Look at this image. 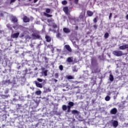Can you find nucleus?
<instances>
[{"instance_id": "1", "label": "nucleus", "mask_w": 128, "mask_h": 128, "mask_svg": "<svg viewBox=\"0 0 128 128\" xmlns=\"http://www.w3.org/2000/svg\"><path fill=\"white\" fill-rule=\"evenodd\" d=\"M112 54H114V56H124V53L122 52V51L120 50L114 51Z\"/></svg>"}, {"instance_id": "2", "label": "nucleus", "mask_w": 128, "mask_h": 128, "mask_svg": "<svg viewBox=\"0 0 128 128\" xmlns=\"http://www.w3.org/2000/svg\"><path fill=\"white\" fill-rule=\"evenodd\" d=\"M74 106V103L72 102H70L68 103L67 112H70V108H72V107Z\"/></svg>"}, {"instance_id": "3", "label": "nucleus", "mask_w": 128, "mask_h": 128, "mask_svg": "<svg viewBox=\"0 0 128 128\" xmlns=\"http://www.w3.org/2000/svg\"><path fill=\"white\" fill-rule=\"evenodd\" d=\"M18 36H20V32L11 34L10 38H18Z\"/></svg>"}, {"instance_id": "4", "label": "nucleus", "mask_w": 128, "mask_h": 128, "mask_svg": "<svg viewBox=\"0 0 128 128\" xmlns=\"http://www.w3.org/2000/svg\"><path fill=\"white\" fill-rule=\"evenodd\" d=\"M86 16V12L85 11H82L80 14L79 16V18L80 20H84Z\"/></svg>"}, {"instance_id": "5", "label": "nucleus", "mask_w": 128, "mask_h": 128, "mask_svg": "<svg viewBox=\"0 0 128 128\" xmlns=\"http://www.w3.org/2000/svg\"><path fill=\"white\" fill-rule=\"evenodd\" d=\"M116 112H118L116 108H113L110 111V114H116Z\"/></svg>"}, {"instance_id": "6", "label": "nucleus", "mask_w": 128, "mask_h": 128, "mask_svg": "<svg viewBox=\"0 0 128 128\" xmlns=\"http://www.w3.org/2000/svg\"><path fill=\"white\" fill-rule=\"evenodd\" d=\"M22 20L24 22H30V18H28L26 16H24Z\"/></svg>"}, {"instance_id": "7", "label": "nucleus", "mask_w": 128, "mask_h": 128, "mask_svg": "<svg viewBox=\"0 0 128 128\" xmlns=\"http://www.w3.org/2000/svg\"><path fill=\"white\" fill-rule=\"evenodd\" d=\"M32 36L34 38V40H38L40 38V36L36 34H32Z\"/></svg>"}, {"instance_id": "8", "label": "nucleus", "mask_w": 128, "mask_h": 128, "mask_svg": "<svg viewBox=\"0 0 128 128\" xmlns=\"http://www.w3.org/2000/svg\"><path fill=\"white\" fill-rule=\"evenodd\" d=\"M45 38L47 42H50L52 41V38H50V36L48 35H46L45 36Z\"/></svg>"}, {"instance_id": "9", "label": "nucleus", "mask_w": 128, "mask_h": 128, "mask_svg": "<svg viewBox=\"0 0 128 128\" xmlns=\"http://www.w3.org/2000/svg\"><path fill=\"white\" fill-rule=\"evenodd\" d=\"M63 10L66 14H68V7L65 6L63 8Z\"/></svg>"}, {"instance_id": "10", "label": "nucleus", "mask_w": 128, "mask_h": 128, "mask_svg": "<svg viewBox=\"0 0 128 128\" xmlns=\"http://www.w3.org/2000/svg\"><path fill=\"white\" fill-rule=\"evenodd\" d=\"M64 48L68 50V52H72V48H70V46L68 44H66L64 46Z\"/></svg>"}, {"instance_id": "11", "label": "nucleus", "mask_w": 128, "mask_h": 128, "mask_svg": "<svg viewBox=\"0 0 128 128\" xmlns=\"http://www.w3.org/2000/svg\"><path fill=\"white\" fill-rule=\"evenodd\" d=\"M35 84L36 86H37V88H42V84L38 82H37L36 81H35Z\"/></svg>"}, {"instance_id": "12", "label": "nucleus", "mask_w": 128, "mask_h": 128, "mask_svg": "<svg viewBox=\"0 0 128 128\" xmlns=\"http://www.w3.org/2000/svg\"><path fill=\"white\" fill-rule=\"evenodd\" d=\"M86 14L88 16H94V12L88 10H87Z\"/></svg>"}, {"instance_id": "13", "label": "nucleus", "mask_w": 128, "mask_h": 128, "mask_svg": "<svg viewBox=\"0 0 128 128\" xmlns=\"http://www.w3.org/2000/svg\"><path fill=\"white\" fill-rule=\"evenodd\" d=\"M120 50H126V48H128V44H126V45H123L122 46H120L119 47Z\"/></svg>"}, {"instance_id": "14", "label": "nucleus", "mask_w": 128, "mask_h": 128, "mask_svg": "<svg viewBox=\"0 0 128 128\" xmlns=\"http://www.w3.org/2000/svg\"><path fill=\"white\" fill-rule=\"evenodd\" d=\"M63 32H65V34H69V32H70V30L66 28H63Z\"/></svg>"}, {"instance_id": "15", "label": "nucleus", "mask_w": 128, "mask_h": 128, "mask_svg": "<svg viewBox=\"0 0 128 128\" xmlns=\"http://www.w3.org/2000/svg\"><path fill=\"white\" fill-rule=\"evenodd\" d=\"M91 64L92 66H96V64H98V63L96 62V60L92 59L91 61Z\"/></svg>"}, {"instance_id": "16", "label": "nucleus", "mask_w": 128, "mask_h": 128, "mask_svg": "<svg viewBox=\"0 0 128 128\" xmlns=\"http://www.w3.org/2000/svg\"><path fill=\"white\" fill-rule=\"evenodd\" d=\"M112 124H113V126H114V128H116V126H118V122L114 120V122H112Z\"/></svg>"}, {"instance_id": "17", "label": "nucleus", "mask_w": 128, "mask_h": 128, "mask_svg": "<svg viewBox=\"0 0 128 128\" xmlns=\"http://www.w3.org/2000/svg\"><path fill=\"white\" fill-rule=\"evenodd\" d=\"M4 108H6V106L4 104H2L1 105H0V112H4Z\"/></svg>"}, {"instance_id": "18", "label": "nucleus", "mask_w": 128, "mask_h": 128, "mask_svg": "<svg viewBox=\"0 0 128 128\" xmlns=\"http://www.w3.org/2000/svg\"><path fill=\"white\" fill-rule=\"evenodd\" d=\"M66 78L67 80H74V76H72L70 75L66 76Z\"/></svg>"}, {"instance_id": "19", "label": "nucleus", "mask_w": 128, "mask_h": 128, "mask_svg": "<svg viewBox=\"0 0 128 128\" xmlns=\"http://www.w3.org/2000/svg\"><path fill=\"white\" fill-rule=\"evenodd\" d=\"M3 83L4 84H12V82H10V80H6L3 82Z\"/></svg>"}, {"instance_id": "20", "label": "nucleus", "mask_w": 128, "mask_h": 128, "mask_svg": "<svg viewBox=\"0 0 128 128\" xmlns=\"http://www.w3.org/2000/svg\"><path fill=\"white\" fill-rule=\"evenodd\" d=\"M44 14L45 16H46L47 18H52V14H48V13H46V12H44Z\"/></svg>"}, {"instance_id": "21", "label": "nucleus", "mask_w": 128, "mask_h": 128, "mask_svg": "<svg viewBox=\"0 0 128 128\" xmlns=\"http://www.w3.org/2000/svg\"><path fill=\"white\" fill-rule=\"evenodd\" d=\"M109 78H110V82H114V76L112 74H110Z\"/></svg>"}, {"instance_id": "22", "label": "nucleus", "mask_w": 128, "mask_h": 128, "mask_svg": "<svg viewBox=\"0 0 128 128\" xmlns=\"http://www.w3.org/2000/svg\"><path fill=\"white\" fill-rule=\"evenodd\" d=\"M72 114H78L79 112L77 110H72Z\"/></svg>"}, {"instance_id": "23", "label": "nucleus", "mask_w": 128, "mask_h": 128, "mask_svg": "<svg viewBox=\"0 0 128 128\" xmlns=\"http://www.w3.org/2000/svg\"><path fill=\"white\" fill-rule=\"evenodd\" d=\"M12 22H18V18L14 16L12 18Z\"/></svg>"}, {"instance_id": "24", "label": "nucleus", "mask_w": 128, "mask_h": 128, "mask_svg": "<svg viewBox=\"0 0 128 128\" xmlns=\"http://www.w3.org/2000/svg\"><path fill=\"white\" fill-rule=\"evenodd\" d=\"M109 36H110V34H108V32H106L104 34V38L106 39L108 38Z\"/></svg>"}, {"instance_id": "25", "label": "nucleus", "mask_w": 128, "mask_h": 128, "mask_svg": "<svg viewBox=\"0 0 128 128\" xmlns=\"http://www.w3.org/2000/svg\"><path fill=\"white\" fill-rule=\"evenodd\" d=\"M67 62H74V60H72V58L68 57L67 58Z\"/></svg>"}, {"instance_id": "26", "label": "nucleus", "mask_w": 128, "mask_h": 128, "mask_svg": "<svg viewBox=\"0 0 128 128\" xmlns=\"http://www.w3.org/2000/svg\"><path fill=\"white\" fill-rule=\"evenodd\" d=\"M62 110H64V111H66V110H68V106H66V105H63L62 106Z\"/></svg>"}, {"instance_id": "27", "label": "nucleus", "mask_w": 128, "mask_h": 128, "mask_svg": "<svg viewBox=\"0 0 128 128\" xmlns=\"http://www.w3.org/2000/svg\"><path fill=\"white\" fill-rule=\"evenodd\" d=\"M36 94V96H40V94H42V91L40 90H36L35 92Z\"/></svg>"}, {"instance_id": "28", "label": "nucleus", "mask_w": 128, "mask_h": 128, "mask_svg": "<svg viewBox=\"0 0 128 128\" xmlns=\"http://www.w3.org/2000/svg\"><path fill=\"white\" fill-rule=\"evenodd\" d=\"M6 26L8 28V30H12V25H10V24H7Z\"/></svg>"}, {"instance_id": "29", "label": "nucleus", "mask_w": 128, "mask_h": 128, "mask_svg": "<svg viewBox=\"0 0 128 128\" xmlns=\"http://www.w3.org/2000/svg\"><path fill=\"white\" fill-rule=\"evenodd\" d=\"M110 100V96H106L105 98V100H106V102H108Z\"/></svg>"}, {"instance_id": "30", "label": "nucleus", "mask_w": 128, "mask_h": 128, "mask_svg": "<svg viewBox=\"0 0 128 128\" xmlns=\"http://www.w3.org/2000/svg\"><path fill=\"white\" fill-rule=\"evenodd\" d=\"M62 4L64 6H66V4H68V2H66V0H64V1H62Z\"/></svg>"}, {"instance_id": "31", "label": "nucleus", "mask_w": 128, "mask_h": 128, "mask_svg": "<svg viewBox=\"0 0 128 128\" xmlns=\"http://www.w3.org/2000/svg\"><path fill=\"white\" fill-rule=\"evenodd\" d=\"M46 14H50V9L48 8H46Z\"/></svg>"}, {"instance_id": "32", "label": "nucleus", "mask_w": 128, "mask_h": 128, "mask_svg": "<svg viewBox=\"0 0 128 128\" xmlns=\"http://www.w3.org/2000/svg\"><path fill=\"white\" fill-rule=\"evenodd\" d=\"M54 19H52V18H51L50 19H48L47 20V22H48L50 23V22H54Z\"/></svg>"}, {"instance_id": "33", "label": "nucleus", "mask_w": 128, "mask_h": 128, "mask_svg": "<svg viewBox=\"0 0 128 128\" xmlns=\"http://www.w3.org/2000/svg\"><path fill=\"white\" fill-rule=\"evenodd\" d=\"M60 36H62V34H60V33L58 32L56 34V38H60Z\"/></svg>"}, {"instance_id": "34", "label": "nucleus", "mask_w": 128, "mask_h": 128, "mask_svg": "<svg viewBox=\"0 0 128 128\" xmlns=\"http://www.w3.org/2000/svg\"><path fill=\"white\" fill-rule=\"evenodd\" d=\"M59 69L60 70H64V66H62V65H60L59 66Z\"/></svg>"}, {"instance_id": "35", "label": "nucleus", "mask_w": 128, "mask_h": 128, "mask_svg": "<svg viewBox=\"0 0 128 128\" xmlns=\"http://www.w3.org/2000/svg\"><path fill=\"white\" fill-rule=\"evenodd\" d=\"M44 74L45 76H48V70H45L44 72Z\"/></svg>"}, {"instance_id": "36", "label": "nucleus", "mask_w": 128, "mask_h": 128, "mask_svg": "<svg viewBox=\"0 0 128 128\" xmlns=\"http://www.w3.org/2000/svg\"><path fill=\"white\" fill-rule=\"evenodd\" d=\"M54 76L56 78H58V76H59L58 73H56Z\"/></svg>"}, {"instance_id": "37", "label": "nucleus", "mask_w": 128, "mask_h": 128, "mask_svg": "<svg viewBox=\"0 0 128 128\" xmlns=\"http://www.w3.org/2000/svg\"><path fill=\"white\" fill-rule=\"evenodd\" d=\"M93 22L94 24H96V22H98V20H96V18H95L94 20H93Z\"/></svg>"}, {"instance_id": "38", "label": "nucleus", "mask_w": 128, "mask_h": 128, "mask_svg": "<svg viewBox=\"0 0 128 128\" xmlns=\"http://www.w3.org/2000/svg\"><path fill=\"white\" fill-rule=\"evenodd\" d=\"M37 80H38V82H42V79L40 78H37Z\"/></svg>"}, {"instance_id": "39", "label": "nucleus", "mask_w": 128, "mask_h": 128, "mask_svg": "<svg viewBox=\"0 0 128 128\" xmlns=\"http://www.w3.org/2000/svg\"><path fill=\"white\" fill-rule=\"evenodd\" d=\"M52 27L54 28H58V25H56V24H53Z\"/></svg>"}, {"instance_id": "40", "label": "nucleus", "mask_w": 128, "mask_h": 128, "mask_svg": "<svg viewBox=\"0 0 128 128\" xmlns=\"http://www.w3.org/2000/svg\"><path fill=\"white\" fill-rule=\"evenodd\" d=\"M112 16V13H110L109 15V20H111Z\"/></svg>"}, {"instance_id": "41", "label": "nucleus", "mask_w": 128, "mask_h": 128, "mask_svg": "<svg viewBox=\"0 0 128 128\" xmlns=\"http://www.w3.org/2000/svg\"><path fill=\"white\" fill-rule=\"evenodd\" d=\"M78 0H74V3L76 4H78Z\"/></svg>"}, {"instance_id": "42", "label": "nucleus", "mask_w": 128, "mask_h": 128, "mask_svg": "<svg viewBox=\"0 0 128 128\" xmlns=\"http://www.w3.org/2000/svg\"><path fill=\"white\" fill-rule=\"evenodd\" d=\"M93 28H94V30H96V28H98V25H94Z\"/></svg>"}, {"instance_id": "43", "label": "nucleus", "mask_w": 128, "mask_h": 128, "mask_svg": "<svg viewBox=\"0 0 128 128\" xmlns=\"http://www.w3.org/2000/svg\"><path fill=\"white\" fill-rule=\"evenodd\" d=\"M16 0H11L10 4H12V2H16Z\"/></svg>"}, {"instance_id": "44", "label": "nucleus", "mask_w": 128, "mask_h": 128, "mask_svg": "<svg viewBox=\"0 0 128 128\" xmlns=\"http://www.w3.org/2000/svg\"><path fill=\"white\" fill-rule=\"evenodd\" d=\"M38 0H34V4H36Z\"/></svg>"}, {"instance_id": "45", "label": "nucleus", "mask_w": 128, "mask_h": 128, "mask_svg": "<svg viewBox=\"0 0 128 128\" xmlns=\"http://www.w3.org/2000/svg\"><path fill=\"white\" fill-rule=\"evenodd\" d=\"M30 48H34V44H30Z\"/></svg>"}, {"instance_id": "46", "label": "nucleus", "mask_w": 128, "mask_h": 128, "mask_svg": "<svg viewBox=\"0 0 128 128\" xmlns=\"http://www.w3.org/2000/svg\"><path fill=\"white\" fill-rule=\"evenodd\" d=\"M94 102H96V100H92V104H94Z\"/></svg>"}, {"instance_id": "47", "label": "nucleus", "mask_w": 128, "mask_h": 128, "mask_svg": "<svg viewBox=\"0 0 128 128\" xmlns=\"http://www.w3.org/2000/svg\"><path fill=\"white\" fill-rule=\"evenodd\" d=\"M76 30H78V26H76Z\"/></svg>"}, {"instance_id": "48", "label": "nucleus", "mask_w": 128, "mask_h": 128, "mask_svg": "<svg viewBox=\"0 0 128 128\" xmlns=\"http://www.w3.org/2000/svg\"><path fill=\"white\" fill-rule=\"evenodd\" d=\"M54 81L55 82H58V80L54 79Z\"/></svg>"}, {"instance_id": "49", "label": "nucleus", "mask_w": 128, "mask_h": 128, "mask_svg": "<svg viewBox=\"0 0 128 128\" xmlns=\"http://www.w3.org/2000/svg\"><path fill=\"white\" fill-rule=\"evenodd\" d=\"M44 60H48V58L44 57Z\"/></svg>"}, {"instance_id": "50", "label": "nucleus", "mask_w": 128, "mask_h": 128, "mask_svg": "<svg viewBox=\"0 0 128 128\" xmlns=\"http://www.w3.org/2000/svg\"><path fill=\"white\" fill-rule=\"evenodd\" d=\"M126 19L128 20V14L126 16Z\"/></svg>"}, {"instance_id": "51", "label": "nucleus", "mask_w": 128, "mask_h": 128, "mask_svg": "<svg viewBox=\"0 0 128 128\" xmlns=\"http://www.w3.org/2000/svg\"><path fill=\"white\" fill-rule=\"evenodd\" d=\"M74 88H78V86L74 87Z\"/></svg>"}, {"instance_id": "52", "label": "nucleus", "mask_w": 128, "mask_h": 128, "mask_svg": "<svg viewBox=\"0 0 128 128\" xmlns=\"http://www.w3.org/2000/svg\"><path fill=\"white\" fill-rule=\"evenodd\" d=\"M21 0H18V2H20Z\"/></svg>"}, {"instance_id": "53", "label": "nucleus", "mask_w": 128, "mask_h": 128, "mask_svg": "<svg viewBox=\"0 0 128 128\" xmlns=\"http://www.w3.org/2000/svg\"><path fill=\"white\" fill-rule=\"evenodd\" d=\"M70 2H72V0H69Z\"/></svg>"}, {"instance_id": "54", "label": "nucleus", "mask_w": 128, "mask_h": 128, "mask_svg": "<svg viewBox=\"0 0 128 128\" xmlns=\"http://www.w3.org/2000/svg\"><path fill=\"white\" fill-rule=\"evenodd\" d=\"M42 30H44V28Z\"/></svg>"}, {"instance_id": "55", "label": "nucleus", "mask_w": 128, "mask_h": 128, "mask_svg": "<svg viewBox=\"0 0 128 128\" xmlns=\"http://www.w3.org/2000/svg\"><path fill=\"white\" fill-rule=\"evenodd\" d=\"M30 2V0H28Z\"/></svg>"}, {"instance_id": "56", "label": "nucleus", "mask_w": 128, "mask_h": 128, "mask_svg": "<svg viewBox=\"0 0 128 128\" xmlns=\"http://www.w3.org/2000/svg\"><path fill=\"white\" fill-rule=\"evenodd\" d=\"M43 70H44V68H43Z\"/></svg>"}]
</instances>
